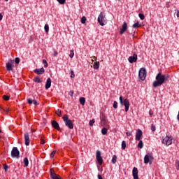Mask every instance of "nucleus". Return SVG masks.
<instances>
[{
    "mask_svg": "<svg viewBox=\"0 0 179 179\" xmlns=\"http://www.w3.org/2000/svg\"><path fill=\"white\" fill-rule=\"evenodd\" d=\"M155 79L156 80L152 83V87H159V86H162V85H164V83H167V82H169V79H170V75L162 74L159 72L157 74Z\"/></svg>",
    "mask_w": 179,
    "mask_h": 179,
    "instance_id": "obj_1",
    "label": "nucleus"
},
{
    "mask_svg": "<svg viewBox=\"0 0 179 179\" xmlns=\"http://www.w3.org/2000/svg\"><path fill=\"white\" fill-rule=\"evenodd\" d=\"M63 120L66 127H67L69 129H73V122H72V120L69 119L68 115H64L63 116Z\"/></svg>",
    "mask_w": 179,
    "mask_h": 179,
    "instance_id": "obj_2",
    "label": "nucleus"
},
{
    "mask_svg": "<svg viewBox=\"0 0 179 179\" xmlns=\"http://www.w3.org/2000/svg\"><path fill=\"white\" fill-rule=\"evenodd\" d=\"M98 23L100 26H105L107 23V17H106V13L101 12L98 17Z\"/></svg>",
    "mask_w": 179,
    "mask_h": 179,
    "instance_id": "obj_3",
    "label": "nucleus"
},
{
    "mask_svg": "<svg viewBox=\"0 0 179 179\" xmlns=\"http://www.w3.org/2000/svg\"><path fill=\"white\" fill-rule=\"evenodd\" d=\"M121 106H124L125 107V112L128 113V110H129V101L128 99H123L122 96H120L119 98Z\"/></svg>",
    "mask_w": 179,
    "mask_h": 179,
    "instance_id": "obj_4",
    "label": "nucleus"
},
{
    "mask_svg": "<svg viewBox=\"0 0 179 179\" xmlns=\"http://www.w3.org/2000/svg\"><path fill=\"white\" fill-rule=\"evenodd\" d=\"M153 154L152 153H148V155H145L144 157V163L145 164H148L149 163L150 166L152 164V162L154 160Z\"/></svg>",
    "mask_w": 179,
    "mask_h": 179,
    "instance_id": "obj_5",
    "label": "nucleus"
},
{
    "mask_svg": "<svg viewBox=\"0 0 179 179\" xmlns=\"http://www.w3.org/2000/svg\"><path fill=\"white\" fill-rule=\"evenodd\" d=\"M11 157H13V159H19V157H20V152L17 147L13 148L11 150Z\"/></svg>",
    "mask_w": 179,
    "mask_h": 179,
    "instance_id": "obj_6",
    "label": "nucleus"
},
{
    "mask_svg": "<svg viewBox=\"0 0 179 179\" xmlns=\"http://www.w3.org/2000/svg\"><path fill=\"white\" fill-rule=\"evenodd\" d=\"M138 78L141 80H145V79H146V69H140L138 71Z\"/></svg>",
    "mask_w": 179,
    "mask_h": 179,
    "instance_id": "obj_7",
    "label": "nucleus"
},
{
    "mask_svg": "<svg viewBox=\"0 0 179 179\" xmlns=\"http://www.w3.org/2000/svg\"><path fill=\"white\" fill-rule=\"evenodd\" d=\"M162 143L166 145V146H170V145L173 143V137L166 136L164 138H163Z\"/></svg>",
    "mask_w": 179,
    "mask_h": 179,
    "instance_id": "obj_8",
    "label": "nucleus"
},
{
    "mask_svg": "<svg viewBox=\"0 0 179 179\" xmlns=\"http://www.w3.org/2000/svg\"><path fill=\"white\" fill-rule=\"evenodd\" d=\"M96 159L100 166L103 164V157H101V152L97 150L96 152Z\"/></svg>",
    "mask_w": 179,
    "mask_h": 179,
    "instance_id": "obj_9",
    "label": "nucleus"
},
{
    "mask_svg": "<svg viewBox=\"0 0 179 179\" xmlns=\"http://www.w3.org/2000/svg\"><path fill=\"white\" fill-rule=\"evenodd\" d=\"M13 64H15V61L12 60V59L8 60V62L6 63V70L8 72H10V71H12V69L13 68V66H15L13 65Z\"/></svg>",
    "mask_w": 179,
    "mask_h": 179,
    "instance_id": "obj_10",
    "label": "nucleus"
},
{
    "mask_svg": "<svg viewBox=\"0 0 179 179\" xmlns=\"http://www.w3.org/2000/svg\"><path fill=\"white\" fill-rule=\"evenodd\" d=\"M128 61L129 62H130V64H134V62H136L138 61V55L134 52L133 56L129 57Z\"/></svg>",
    "mask_w": 179,
    "mask_h": 179,
    "instance_id": "obj_11",
    "label": "nucleus"
},
{
    "mask_svg": "<svg viewBox=\"0 0 179 179\" xmlns=\"http://www.w3.org/2000/svg\"><path fill=\"white\" fill-rule=\"evenodd\" d=\"M50 178L52 179H62V178H61L59 175H57V173H55V171L53 169H50Z\"/></svg>",
    "mask_w": 179,
    "mask_h": 179,
    "instance_id": "obj_12",
    "label": "nucleus"
},
{
    "mask_svg": "<svg viewBox=\"0 0 179 179\" xmlns=\"http://www.w3.org/2000/svg\"><path fill=\"white\" fill-rule=\"evenodd\" d=\"M127 29H128V24L124 22L120 29V34H124V33H125V31H127Z\"/></svg>",
    "mask_w": 179,
    "mask_h": 179,
    "instance_id": "obj_13",
    "label": "nucleus"
},
{
    "mask_svg": "<svg viewBox=\"0 0 179 179\" xmlns=\"http://www.w3.org/2000/svg\"><path fill=\"white\" fill-rule=\"evenodd\" d=\"M143 134V133L142 132V130L138 129L136 132V141H141V138H142Z\"/></svg>",
    "mask_w": 179,
    "mask_h": 179,
    "instance_id": "obj_14",
    "label": "nucleus"
},
{
    "mask_svg": "<svg viewBox=\"0 0 179 179\" xmlns=\"http://www.w3.org/2000/svg\"><path fill=\"white\" fill-rule=\"evenodd\" d=\"M24 141L26 146H29L30 145V136L28 132L24 133Z\"/></svg>",
    "mask_w": 179,
    "mask_h": 179,
    "instance_id": "obj_15",
    "label": "nucleus"
},
{
    "mask_svg": "<svg viewBox=\"0 0 179 179\" xmlns=\"http://www.w3.org/2000/svg\"><path fill=\"white\" fill-rule=\"evenodd\" d=\"M51 124H52V127L55 128V129H57V131H61V127H59V124H58L57 121L52 120Z\"/></svg>",
    "mask_w": 179,
    "mask_h": 179,
    "instance_id": "obj_16",
    "label": "nucleus"
},
{
    "mask_svg": "<svg viewBox=\"0 0 179 179\" xmlns=\"http://www.w3.org/2000/svg\"><path fill=\"white\" fill-rule=\"evenodd\" d=\"M34 73H36V75H43L44 72H45V70L44 69L43 67L41 69H36L34 70Z\"/></svg>",
    "mask_w": 179,
    "mask_h": 179,
    "instance_id": "obj_17",
    "label": "nucleus"
},
{
    "mask_svg": "<svg viewBox=\"0 0 179 179\" xmlns=\"http://www.w3.org/2000/svg\"><path fill=\"white\" fill-rule=\"evenodd\" d=\"M132 174L134 179H139V176H138V168L134 167L132 170Z\"/></svg>",
    "mask_w": 179,
    "mask_h": 179,
    "instance_id": "obj_18",
    "label": "nucleus"
},
{
    "mask_svg": "<svg viewBox=\"0 0 179 179\" xmlns=\"http://www.w3.org/2000/svg\"><path fill=\"white\" fill-rule=\"evenodd\" d=\"M50 87H51V78H48L45 85V89L48 90L50 89Z\"/></svg>",
    "mask_w": 179,
    "mask_h": 179,
    "instance_id": "obj_19",
    "label": "nucleus"
},
{
    "mask_svg": "<svg viewBox=\"0 0 179 179\" xmlns=\"http://www.w3.org/2000/svg\"><path fill=\"white\" fill-rule=\"evenodd\" d=\"M133 29H139V27H142L141 24H139V22L134 23L132 26Z\"/></svg>",
    "mask_w": 179,
    "mask_h": 179,
    "instance_id": "obj_20",
    "label": "nucleus"
},
{
    "mask_svg": "<svg viewBox=\"0 0 179 179\" xmlns=\"http://www.w3.org/2000/svg\"><path fill=\"white\" fill-rule=\"evenodd\" d=\"M79 102L81 106H85V103H86V99H85V97H80L79 99Z\"/></svg>",
    "mask_w": 179,
    "mask_h": 179,
    "instance_id": "obj_21",
    "label": "nucleus"
},
{
    "mask_svg": "<svg viewBox=\"0 0 179 179\" xmlns=\"http://www.w3.org/2000/svg\"><path fill=\"white\" fill-rule=\"evenodd\" d=\"M34 82L36 83H41V79H40V77L38 76L34 77Z\"/></svg>",
    "mask_w": 179,
    "mask_h": 179,
    "instance_id": "obj_22",
    "label": "nucleus"
},
{
    "mask_svg": "<svg viewBox=\"0 0 179 179\" xmlns=\"http://www.w3.org/2000/svg\"><path fill=\"white\" fill-rule=\"evenodd\" d=\"M100 68V62H95L94 63V69H99Z\"/></svg>",
    "mask_w": 179,
    "mask_h": 179,
    "instance_id": "obj_23",
    "label": "nucleus"
},
{
    "mask_svg": "<svg viewBox=\"0 0 179 179\" xmlns=\"http://www.w3.org/2000/svg\"><path fill=\"white\" fill-rule=\"evenodd\" d=\"M23 163L25 166V167L29 166V159L27 157L24 158Z\"/></svg>",
    "mask_w": 179,
    "mask_h": 179,
    "instance_id": "obj_24",
    "label": "nucleus"
},
{
    "mask_svg": "<svg viewBox=\"0 0 179 179\" xmlns=\"http://www.w3.org/2000/svg\"><path fill=\"white\" fill-rule=\"evenodd\" d=\"M101 121L102 122H103V124H106L107 120H106V115H101Z\"/></svg>",
    "mask_w": 179,
    "mask_h": 179,
    "instance_id": "obj_25",
    "label": "nucleus"
},
{
    "mask_svg": "<svg viewBox=\"0 0 179 179\" xmlns=\"http://www.w3.org/2000/svg\"><path fill=\"white\" fill-rule=\"evenodd\" d=\"M108 129L106 127L102 128L101 129V134L102 135H107Z\"/></svg>",
    "mask_w": 179,
    "mask_h": 179,
    "instance_id": "obj_26",
    "label": "nucleus"
},
{
    "mask_svg": "<svg viewBox=\"0 0 179 179\" xmlns=\"http://www.w3.org/2000/svg\"><path fill=\"white\" fill-rule=\"evenodd\" d=\"M138 148H139V149H142V148H143V141L141 140L139 141Z\"/></svg>",
    "mask_w": 179,
    "mask_h": 179,
    "instance_id": "obj_27",
    "label": "nucleus"
},
{
    "mask_svg": "<svg viewBox=\"0 0 179 179\" xmlns=\"http://www.w3.org/2000/svg\"><path fill=\"white\" fill-rule=\"evenodd\" d=\"M127 148V143L125 142V141H123L122 142V149H123V150H125Z\"/></svg>",
    "mask_w": 179,
    "mask_h": 179,
    "instance_id": "obj_28",
    "label": "nucleus"
},
{
    "mask_svg": "<svg viewBox=\"0 0 179 179\" xmlns=\"http://www.w3.org/2000/svg\"><path fill=\"white\" fill-rule=\"evenodd\" d=\"M113 164H115L117 163V155H113L112 158Z\"/></svg>",
    "mask_w": 179,
    "mask_h": 179,
    "instance_id": "obj_29",
    "label": "nucleus"
},
{
    "mask_svg": "<svg viewBox=\"0 0 179 179\" xmlns=\"http://www.w3.org/2000/svg\"><path fill=\"white\" fill-rule=\"evenodd\" d=\"M44 29H45V33H48L50 30V27L48 26V24H45Z\"/></svg>",
    "mask_w": 179,
    "mask_h": 179,
    "instance_id": "obj_30",
    "label": "nucleus"
},
{
    "mask_svg": "<svg viewBox=\"0 0 179 179\" xmlns=\"http://www.w3.org/2000/svg\"><path fill=\"white\" fill-rule=\"evenodd\" d=\"M3 100H5L6 101H8L10 100V96H8V95H3Z\"/></svg>",
    "mask_w": 179,
    "mask_h": 179,
    "instance_id": "obj_31",
    "label": "nucleus"
},
{
    "mask_svg": "<svg viewBox=\"0 0 179 179\" xmlns=\"http://www.w3.org/2000/svg\"><path fill=\"white\" fill-rule=\"evenodd\" d=\"M113 108L115 109L118 108V102H117V101H114L113 102Z\"/></svg>",
    "mask_w": 179,
    "mask_h": 179,
    "instance_id": "obj_32",
    "label": "nucleus"
},
{
    "mask_svg": "<svg viewBox=\"0 0 179 179\" xmlns=\"http://www.w3.org/2000/svg\"><path fill=\"white\" fill-rule=\"evenodd\" d=\"M57 153V150H54L50 153V157L51 159H52V157H54V156H55V154Z\"/></svg>",
    "mask_w": 179,
    "mask_h": 179,
    "instance_id": "obj_33",
    "label": "nucleus"
},
{
    "mask_svg": "<svg viewBox=\"0 0 179 179\" xmlns=\"http://www.w3.org/2000/svg\"><path fill=\"white\" fill-rule=\"evenodd\" d=\"M43 64H44V68H48V63L47 62V60L43 59Z\"/></svg>",
    "mask_w": 179,
    "mask_h": 179,
    "instance_id": "obj_34",
    "label": "nucleus"
},
{
    "mask_svg": "<svg viewBox=\"0 0 179 179\" xmlns=\"http://www.w3.org/2000/svg\"><path fill=\"white\" fill-rule=\"evenodd\" d=\"M138 16H139L141 20H145V15H143L142 13H139Z\"/></svg>",
    "mask_w": 179,
    "mask_h": 179,
    "instance_id": "obj_35",
    "label": "nucleus"
},
{
    "mask_svg": "<svg viewBox=\"0 0 179 179\" xmlns=\"http://www.w3.org/2000/svg\"><path fill=\"white\" fill-rule=\"evenodd\" d=\"M81 23L83 24H85V23H86V17H85V16L82 17V18H81Z\"/></svg>",
    "mask_w": 179,
    "mask_h": 179,
    "instance_id": "obj_36",
    "label": "nucleus"
},
{
    "mask_svg": "<svg viewBox=\"0 0 179 179\" xmlns=\"http://www.w3.org/2000/svg\"><path fill=\"white\" fill-rule=\"evenodd\" d=\"M57 2H59V3L60 5H64V3H65V2H66V0H57Z\"/></svg>",
    "mask_w": 179,
    "mask_h": 179,
    "instance_id": "obj_37",
    "label": "nucleus"
},
{
    "mask_svg": "<svg viewBox=\"0 0 179 179\" xmlns=\"http://www.w3.org/2000/svg\"><path fill=\"white\" fill-rule=\"evenodd\" d=\"M56 114H57V115H58V117H62V115L61 114V110H59V109H58L56 111Z\"/></svg>",
    "mask_w": 179,
    "mask_h": 179,
    "instance_id": "obj_38",
    "label": "nucleus"
},
{
    "mask_svg": "<svg viewBox=\"0 0 179 179\" xmlns=\"http://www.w3.org/2000/svg\"><path fill=\"white\" fill-rule=\"evenodd\" d=\"M151 131H152V132H155V131H156V126H155V124H151Z\"/></svg>",
    "mask_w": 179,
    "mask_h": 179,
    "instance_id": "obj_39",
    "label": "nucleus"
},
{
    "mask_svg": "<svg viewBox=\"0 0 179 179\" xmlns=\"http://www.w3.org/2000/svg\"><path fill=\"white\" fill-rule=\"evenodd\" d=\"M94 122H96V121L94 120V119H92V120L90 121V127H93V124H94Z\"/></svg>",
    "mask_w": 179,
    "mask_h": 179,
    "instance_id": "obj_40",
    "label": "nucleus"
},
{
    "mask_svg": "<svg viewBox=\"0 0 179 179\" xmlns=\"http://www.w3.org/2000/svg\"><path fill=\"white\" fill-rule=\"evenodd\" d=\"M73 55H75V53L73 52V50H71L70 54H69L70 58H73Z\"/></svg>",
    "mask_w": 179,
    "mask_h": 179,
    "instance_id": "obj_41",
    "label": "nucleus"
},
{
    "mask_svg": "<svg viewBox=\"0 0 179 179\" xmlns=\"http://www.w3.org/2000/svg\"><path fill=\"white\" fill-rule=\"evenodd\" d=\"M15 64H19L20 62V59L19 57H15Z\"/></svg>",
    "mask_w": 179,
    "mask_h": 179,
    "instance_id": "obj_42",
    "label": "nucleus"
},
{
    "mask_svg": "<svg viewBox=\"0 0 179 179\" xmlns=\"http://www.w3.org/2000/svg\"><path fill=\"white\" fill-rule=\"evenodd\" d=\"M3 167L4 169V171H8V169H9V166H8V165L3 164Z\"/></svg>",
    "mask_w": 179,
    "mask_h": 179,
    "instance_id": "obj_43",
    "label": "nucleus"
},
{
    "mask_svg": "<svg viewBox=\"0 0 179 179\" xmlns=\"http://www.w3.org/2000/svg\"><path fill=\"white\" fill-rule=\"evenodd\" d=\"M33 100L31 99H27V103L31 106V104H33Z\"/></svg>",
    "mask_w": 179,
    "mask_h": 179,
    "instance_id": "obj_44",
    "label": "nucleus"
},
{
    "mask_svg": "<svg viewBox=\"0 0 179 179\" xmlns=\"http://www.w3.org/2000/svg\"><path fill=\"white\" fill-rule=\"evenodd\" d=\"M71 78H75V73L73 72V71H71Z\"/></svg>",
    "mask_w": 179,
    "mask_h": 179,
    "instance_id": "obj_45",
    "label": "nucleus"
},
{
    "mask_svg": "<svg viewBox=\"0 0 179 179\" xmlns=\"http://www.w3.org/2000/svg\"><path fill=\"white\" fill-rule=\"evenodd\" d=\"M69 96H71V97H73V91L71 90L69 93Z\"/></svg>",
    "mask_w": 179,
    "mask_h": 179,
    "instance_id": "obj_46",
    "label": "nucleus"
},
{
    "mask_svg": "<svg viewBox=\"0 0 179 179\" xmlns=\"http://www.w3.org/2000/svg\"><path fill=\"white\" fill-rule=\"evenodd\" d=\"M176 169H177V170H179V161H177V162H176Z\"/></svg>",
    "mask_w": 179,
    "mask_h": 179,
    "instance_id": "obj_47",
    "label": "nucleus"
},
{
    "mask_svg": "<svg viewBox=\"0 0 179 179\" xmlns=\"http://www.w3.org/2000/svg\"><path fill=\"white\" fill-rule=\"evenodd\" d=\"M41 145H44V143H45V141H44V139L41 138V142H40Z\"/></svg>",
    "mask_w": 179,
    "mask_h": 179,
    "instance_id": "obj_48",
    "label": "nucleus"
},
{
    "mask_svg": "<svg viewBox=\"0 0 179 179\" xmlns=\"http://www.w3.org/2000/svg\"><path fill=\"white\" fill-rule=\"evenodd\" d=\"M57 55H58V52H57V50H55L53 53V57H57Z\"/></svg>",
    "mask_w": 179,
    "mask_h": 179,
    "instance_id": "obj_49",
    "label": "nucleus"
},
{
    "mask_svg": "<svg viewBox=\"0 0 179 179\" xmlns=\"http://www.w3.org/2000/svg\"><path fill=\"white\" fill-rule=\"evenodd\" d=\"M1 110H3L6 113H9V109H3L2 107H0Z\"/></svg>",
    "mask_w": 179,
    "mask_h": 179,
    "instance_id": "obj_50",
    "label": "nucleus"
},
{
    "mask_svg": "<svg viewBox=\"0 0 179 179\" xmlns=\"http://www.w3.org/2000/svg\"><path fill=\"white\" fill-rule=\"evenodd\" d=\"M33 103L34 104V106H38V103H37V101H36V100H34L33 101Z\"/></svg>",
    "mask_w": 179,
    "mask_h": 179,
    "instance_id": "obj_51",
    "label": "nucleus"
},
{
    "mask_svg": "<svg viewBox=\"0 0 179 179\" xmlns=\"http://www.w3.org/2000/svg\"><path fill=\"white\" fill-rule=\"evenodd\" d=\"M175 13H176V16H177V17H179V10H176V12Z\"/></svg>",
    "mask_w": 179,
    "mask_h": 179,
    "instance_id": "obj_52",
    "label": "nucleus"
},
{
    "mask_svg": "<svg viewBox=\"0 0 179 179\" xmlns=\"http://www.w3.org/2000/svg\"><path fill=\"white\" fill-rule=\"evenodd\" d=\"M149 114L152 117V115H153V111H152V110H150Z\"/></svg>",
    "mask_w": 179,
    "mask_h": 179,
    "instance_id": "obj_53",
    "label": "nucleus"
},
{
    "mask_svg": "<svg viewBox=\"0 0 179 179\" xmlns=\"http://www.w3.org/2000/svg\"><path fill=\"white\" fill-rule=\"evenodd\" d=\"M126 135L127 136H131V132L127 131Z\"/></svg>",
    "mask_w": 179,
    "mask_h": 179,
    "instance_id": "obj_54",
    "label": "nucleus"
},
{
    "mask_svg": "<svg viewBox=\"0 0 179 179\" xmlns=\"http://www.w3.org/2000/svg\"><path fill=\"white\" fill-rule=\"evenodd\" d=\"M3 19V15H2V13H0V21Z\"/></svg>",
    "mask_w": 179,
    "mask_h": 179,
    "instance_id": "obj_55",
    "label": "nucleus"
},
{
    "mask_svg": "<svg viewBox=\"0 0 179 179\" xmlns=\"http://www.w3.org/2000/svg\"><path fill=\"white\" fill-rule=\"evenodd\" d=\"M98 179H103V177L101 176V175L98 174Z\"/></svg>",
    "mask_w": 179,
    "mask_h": 179,
    "instance_id": "obj_56",
    "label": "nucleus"
},
{
    "mask_svg": "<svg viewBox=\"0 0 179 179\" xmlns=\"http://www.w3.org/2000/svg\"><path fill=\"white\" fill-rule=\"evenodd\" d=\"M94 57H92L91 59H92V62H94Z\"/></svg>",
    "mask_w": 179,
    "mask_h": 179,
    "instance_id": "obj_57",
    "label": "nucleus"
},
{
    "mask_svg": "<svg viewBox=\"0 0 179 179\" xmlns=\"http://www.w3.org/2000/svg\"><path fill=\"white\" fill-rule=\"evenodd\" d=\"M131 35H132V36H135V31H133L131 32Z\"/></svg>",
    "mask_w": 179,
    "mask_h": 179,
    "instance_id": "obj_58",
    "label": "nucleus"
},
{
    "mask_svg": "<svg viewBox=\"0 0 179 179\" xmlns=\"http://www.w3.org/2000/svg\"><path fill=\"white\" fill-rule=\"evenodd\" d=\"M4 1H6V2H8V1H9V0H4Z\"/></svg>",
    "mask_w": 179,
    "mask_h": 179,
    "instance_id": "obj_59",
    "label": "nucleus"
},
{
    "mask_svg": "<svg viewBox=\"0 0 179 179\" xmlns=\"http://www.w3.org/2000/svg\"><path fill=\"white\" fill-rule=\"evenodd\" d=\"M2 133V130H0V134Z\"/></svg>",
    "mask_w": 179,
    "mask_h": 179,
    "instance_id": "obj_60",
    "label": "nucleus"
},
{
    "mask_svg": "<svg viewBox=\"0 0 179 179\" xmlns=\"http://www.w3.org/2000/svg\"><path fill=\"white\" fill-rule=\"evenodd\" d=\"M31 132H34V130H31Z\"/></svg>",
    "mask_w": 179,
    "mask_h": 179,
    "instance_id": "obj_61",
    "label": "nucleus"
},
{
    "mask_svg": "<svg viewBox=\"0 0 179 179\" xmlns=\"http://www.w3.org/2000/svg\"><path fill=\"white\" fill-rule=\"evenodd\" d=\"M52 138H55V137H54V135H52Z\"/></svg>",
    "mask_w": 179,
    "mask_h": 179,
    "instance_id": "obj_62",
    "label": "nucleus"
},
{
    "mask_svg": "<svg viewBox=\"0 0 179 179\" xmlns=\"http://www.w3.org/2000/svg\"><path fill=\"white\" fill-rule=\"evenodd\" d=\"M58 140H59V137H58Z\"/></svg>",
    "mask_w": 179,
    "mask_h": 179,
    "instance_id": "obj_63",
    "label": "nucleus"
},
{
    "mask_svg": "<svg viewBox=\"0 0 179 179\" xmlns=\"http://www.w3.org/2000/svg\"><path fill=\"white\" fill-rule=\"evenodd\" d=\"M0 139H1V136H0Z\"/></svg>",
    "mask_w": 179,
    "mask_h": 179,
    "instance_id": "obj_64",
    "label": "nucleus"
}]
</instances>
